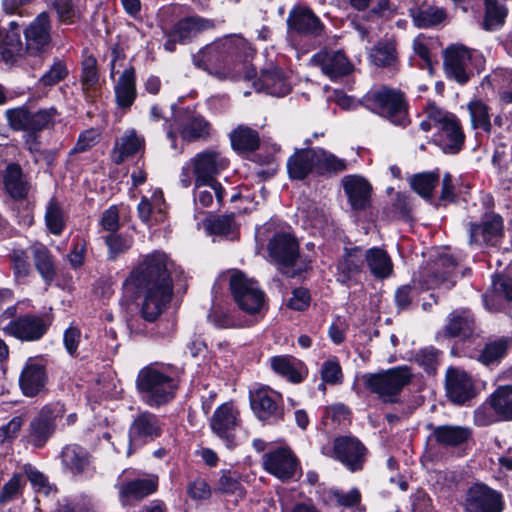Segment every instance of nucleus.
<instances>
[{
  "label": "nucleus",
  "mask_w": 512,
  "mask_h": 512,
  "mask_svg": "<svg viewBox=\"0 0 512 512\" xmlns=\"http://www.w3.org/2000/svg\"><path fill=\"white\" fill-rule=\"evenodd\" d=\"M361 493L357 488L349 491L330 488L324 491L323 501L326 505L343 508H359L361 504Z\"/></svg>",
  "instance_id": "41"
},
{
  "label": "nucleus",
  "mask_w": 512,
  "mask_h": 512,
  "mask_svg": "<svg viewBox=\"0 0 512 512\" xmlns=\"http://www.w3.org/2000/svg\"><path fill=\"white\" fill-rule=\"evenodd\" d=\"M413 374L407 366H399L378 373H365L360 380L367 391L383 403L397 404L403 389L412 381Z\"/></svg>",
  "instance_id": "4"
},
{
  "label": "nucleus",
  "mask_w": 512,
  "mask_h": 512,
  "mask_svg": "<svg viewBox=\"0 0 512 512\" xmlns=\"http://www.w3.org/2000/svg\"><path fill=\"white\" fill-rule=\"evenodd\" d=\"M281 395L268 387H260L250 391L251 408L262 421L283 420L284 411L279 405Z\"/></svg>",
  "instance_id": "16"
},
{
  "label": "nucleus",
  "mask_w": 512,
  "mask_h": 512,
  "mask_svg": "<svg viewBox=\"0 0 512 512\" xmlns=\"http://www.w3.org/2000/svg\"><path fill=\"white\" fill-rule=\"evenodd\" d=\"M47 361L42 357H30L19 375V387L26 397L42 393L48 383Z\"/></svg>",
  "instance_id": "12"
},
{
  "label": "nucleus",
  "mask_w": 512,
  "mask_h": 512,
  "mask_svg": "<svg viewBox=\"0 0 512 512\" xmlns=\"http://www.w3.org/2000/svg\"><path fill=\"white\" fill-rule=\"evenodd\" d=\"M24 486L25 482L22 475L18 473L13 474L0 491V504L4 505L18 499L23 493Z\"/></svg>",
  "instance_id": "57"
},
{
  "label": "nucleus",
  "mask_w": 512,
  "mask_h": 512,
  "mask_svg": "<svg viewBox=\"0 0 512 512\" xmlns=\"http://www.w3.org/2000/svg\"><path fill=\"white\" fill-rule=\"evenodd\" d=\"M446 17L445 10L438 7H427L413 14V19L418 27H430L439 24Z\"/></svg>",
  "instance_id": "55"
},
{
  "label": "nucleus",
  "mask_w": 512,
  "mask_h": 512,
  "mask_svg": "<svg viewBox=\"0 0 512 512\" xmlns=\"http://www.w3.org/2000/svg\"><path fill=\"white\" fill-rule=\"evenodd\" d=\"M3 185L8 195L16 200L25 199L31 189L27 175L17 163H10L3 173Z\"/></svg>",
  "instance_id": "29"
},
{
  "label": "nucleus",
  "mask_w": 512,
  "mask_h": 512,
  "mask_svg": "<svg viewBox=\"0 0 512 512\" xmlns=\"http://www.w3.org/2000/svg\"><path fill=\"white\" fill-rule=\"evenodd\" d=\"M301 363L295 358L287 355L275 356L271 358L272 369L282 377H285L293 383H300L303 377L299 371Z\"/></svg>",
  "instance_id": "45"
},
{
  "label": "nucleus",
  "mask_w": 512,
  "mask_h": 512,
  "mask_svg": "<svg viewBox=\"0 0 512 512\" xmlns=\"http://www.w3.org/2000/svg\"><path fill=\"white\" fill-rule=\"evenodd\" d=\"M464 512H503L505 503L501 492L484 483H474L465 492Z\"/></svg>",
  "instance_id": "9"
},
{
  "label": "nucleus",
  "mask_w": 512,
  "mask_h": 512,
  "mask_svg": "<svg viewBox=\"0 0 512 512\" xmlns=\"http://www.w3.org/2000/svg\"><path fill=\"white\" fill-rule=\"evenodd\" d=\"M104 239L108 248L107 258L110 261H115L129 251L133 245V238L130 235L110 233Z\"/></svg>",
  "instance_id": "52"
},
{
  "label": "nucleus",
  "mask_w": 512,
  "mask_h": 512,
  "mask_svg": "<svg viewBox=\"0 0 512 512\" xmlns=\"http://www.w3.org/2000/svg\"><path fill=\"white\" fill-rule=\"evenodd\" d=\"M215 27L212 19L199 15H190L179 19L173 27L166 32L167 40L164 49L168 52L176 50V44H187L193 41L199 34Z\"/></svg>",
  "instance_id": "8"
},
{
  "label": "nucleus",
  "mask_w": 512,
  "mask_h": 512,
  "mask_svg": "<svg viewBox=\"0 0 512 512\" xmlns=\"http://www.w3.org/2000/svg\"><path fill=\"white\" fill-rule=\"evenodd\" d=\"M254 54L248 42L241 36H230L215 41L193 55V63L204 70L212 71L219 78L241 77L242 72L236 65L230 66L229 59H235L238 66H242L244 78L252 79L256 75L253 68H249L247 62Z\"/></svg>",
  "instance_id": "2"
},
{
  "label": "nucleus",
  "mask_w": 512,
  "mask_h": 512,
  "mask_svg": "<svg viewBox=\"0 0 512 512\" xmlns=\"http://www.w3.org/2000/svg\"><path fill=\"white\" fill-rule=\"evenodd\" d=\"M288 29L305 36H320L324 30V25L314 12L301 5L292 8L287 18Z\"/></svg>",
  "instance_id": "23"
},
{
  "label": "nucleus",
  "mask_w": 512,
  "mask_h": 512,
  "mask_svg": "<svg viewBox=\"0 0 512 512\" xmlns=\"http://www.w3.org/2000/svg\"><path fill=\"white\" fill-rule=\"evenodd\" d=\"M68 75L66 65L57 60L50 69L40 78L39 83L43 86H53L62 81Z\"/></svg>",
  "instance_id": "63"
},
{
  "label": "nucleus",
  "mask_w": 512,
  "mask_h": 512,
  "mask_svg": "<svg viewBox=\"0 0 512 512\" xmlns=\"http://www.w3.org/2000/svg\"><path fill=\"white\" fill-rule=\"evenodd\" d=\"M55 431L53 417L48 413L41 411L35 416L27 429V443L35 448H43Z\"/></svg>",
  "instance_id": "32"
},
{
  "label": "nucleus",
  "mask_w": 512,
  "mask_h": 512,
  "mask_svg": "<svg viewBox=\"0 0 512 512\" xmlns=\"http://www.w3.org/2000/svg\"><path fill=\"white\" fill-rule=\"evenodd\" d=\"M229 160L221 152L206 149L190 159L197 183L217 181L216 176L228 167Z\"/></svg>",
  "instance_id": "14"
},
{
  "label": "nucleus",
  "mask_w": 512,
  "mask_h": 512,
  "mask_svg": "<svg viewBox=\"0 0 512 512\" xmlns=\"http://www.w3.org/2000/svg\"><path fill=\"white\" fill-rule=\"evenodd\" d=\"M234 215L214 216L207 220L206 229L210 234L227 235L232 231Z\"/></svg>",
  "instance_id": "61"
},
{
  "label": "nucleus",
  "mask_w": 512,
  "mask_h": 512,
  "mask_svg": "<svg viewBox=\"0 0 512 512\" xmlns=\"http://www.w3.org/2000/svg\"><path fill=\"white\" fill-rule=\"evenodd\" d=\"M364 259L365 253L363 248L359 246L351 248L346 247L336 264L337 281L346 284L353 280L363 271Z\"/></svg>",
  "instance_id": "25"
},
{
  "label": "nucleus",
  "mask_w": 512,
  "mask_h": 512,
  "mask_svg": "<svg viewBox=\"0 0 512 512\" xmlns=\"http://www.w3.org/2000/svg\"><path fill=\"white\" fill-rule=\"evenodd\" d=\"M224 189L218 181H209L199 184L195 181L194 198L203 207H208L213 203L214 196L219 203L222 202Z\"/></svg>",
  "instance_id": "48"
},
{
  "label": "nucleus",
  "mask_w": 512,
  "mask_h": 512,
  "mask_svg": "<svg viewBox=\"0 0 512 512\" xmlns=\"http://www.w3.org/2000/svg\"><path fill=\"white\" fill-rule=\"evenodd\" d=\"M268 252L282 273L288 277L295 275L294 272L290 273V269L295 266L298 260L299 245L292 235L287 233L274 235L268 244Z\"/></svg>",
  "instance_id": "13"
},
{
  "label": "nucleus",
  "mask_w": 512,
  "mask_h": 512,
  "mask_svg": "<svg viewBox=\"0 0 512 512\" xmlns=\"http://www.w3.org/2000/svg\"><path fill=\"white\" fill-rule=\"evenodd\" d=\"M171 266L167 254L153 251L144 255L124 280L125 293L141 299L140 315L145 321H156L172 299Z\"/></svg>",
  "instance_id": "1"
},
{
  "label": "nucleus",
  "mask_w": 512,
  "mask_h": 512,
  "mask_svg": "<svg viewBox=\"0 0 512 512\" xmlns=\"http://www.w3.org/2000/svg\"><path fill=\"white\" fill-rule=\"evenodd\" d=\"M23 45L20 33H6L0 41V56L6 63H14L21 57Z\"/></svg>",
  "instance_id": "49"
},
{
  "label": "nucleus",
  "mask_w": 512,
  "mask_h": 512,
  "mask_svg": "<svg viewBox=\"0 0 512 512\" xmlns=\"http://www.w3.org/2000/svg\"><path fill=\"white\" fill-rule=\"evenodd\" d=\"M371 58L375 65L387 67L396 61V49L392 43L375 46L371 51Z\"/></svg>",
  "instance_id": "58"
},
{
  "label": "nucleus",
  "mask_w": 512,
  "mask_h": 512,
  "mask_svg": "<svg viewBox=\"0 0 512 512\" xmlns=\"http://www.w3.org/2000/svg\"><path fill=\"white\" fill-rule=\"evenodd\" d=\"M321 379L328 385H338L342 383L343 372L337 358L326 360L320 369Z\"/></svg>",
  "instance_id": "59"
},
{
  "label": "nucleus",
  "mask_w": 512,
  "mask_h": 512,
  "mask_svg": "<svg viewBox=\"0 0 512 512\" xmlns=\"http://www.w3.org/2000/svg\"><path fill=\"white\" fill-rule=\"evenodd\" d=\"M501 299L512 301V279L504 275H495L491 290L484 295V301L486 305H489V302L494 305Z\"/></svg>",
  "instance_id": "47"
},
{
  "label": "nucleus",
  "mask_w": 512,
  "mask_h": 512,
  "mask_svg": "<svg viewBox=\"0 0 512 512\" xmlns=\"http://www.w3.org/2000/svg\"><path fill=\"white\" fill-rule=\"evenodd\" d=\"M29 249L33 256L34 265L39 274L47 283L53 281L56 272L53 258L49 249L45 245L38 242L32 244Z\"/></svg>",
  "instance_id": "42"
},
{
  "label": "nucleus",
  "mask_w": 512,
  "mask_h": 512,
  "mask_svg": "<svg viewBox=\"0 0 512 512\" xmlns=\"http://www.w3.org/2000/svg\"><path fill=\"white\" fill-rule=\"evenodd\" d=\"M311 63L319 67L331 80L344 77L353 70V65L340 50H321L312 56Z\"/></svg>",
  "instance_id": "21"
},
{
  "label": "nucleus",
  "mask_w": 512,
  "mask_h": 512,
  "mask_svg": "<svg viewBox=\"0 0 512 512\" xmlns=\"http://www.w3.org/2000/svg\"><path fill=\"white\" fill-rule=\"evenodd\" d=\"M114 92L117 107L124 112L128 111L137 97L136 74L133 67L121 74L114 86Z\"/></svg>",
  "instance_id": "35"
},
{
  "label": "nucleus",
  "mask_w": 512,
  "mask_h": 512,
  "mask_svg": "<svg viewBox=\"0 0 512 512\" xmlns=\"http://www.w3.org/2000/svg\"><path fill=\"white\" fill-rule=\"evenodd\" d=\"M214 491L221 494L235 495L242 498L245 495V489L236 473L224 471L220 476Z\"/></svg>",
  "instance_id": "54"
},
{
  "label": "nucleus",
  "mask_w": 512,
  "mask_h": 512,
  "mask_svg": "<svg viewBox=\"0 0 512 512\" xmlns=\"http://www.w3.org/2000/svg\"><path fill=\"white\" fill-rule=\"evenodd\" d=\"M23 471L33 488L37 492H42L45 495L49 494L50 485L48 478L38 469H36L31 464H25L23 466Z\"/></svg>",
  "instance_id": "62"
},
{
  "label": "nucleus",
  "mask_w": 512,
  "mask_h": 512,
  "mask_svg": "<svg viewBox=\"0 0 512 512\" xmlns=\"http://www.w3.org/2000/svg\"><path fill=\"white\" fill-rule=\"evenodd\" d=\"M151 202L147 197H143L141 202L138 204L137 211L141 221L148 223L153 209L162 211L161 205L164 203L163 193L161 190H157L153 193Z\"/></svg>",
  "instance_id": "60"
},
{
  "label": "nucleus",
  "mask_w": 512,
  "mask_h": 512,
  "mask_svg": "<svg viewBox=\"0 0 512 512\" xmlns=\"http://www.w3.org/2000/svg\"><path fill=\"white\" fill-rule=\"evenodd\" d=\"M212 132L211 123L198 113H187L179 118L177 123V133L183 141L188 143L206 141L211 137Z\"/></svg>",
  "instance_id": "24"
},
{
  "label": "nucleus",
  "mask_w": 512,
  "mask_h": 512,
  "mask_svg": "<svg viewBox=\"0 0 512 512\" xmlns=\"http://www.w3.org/2000/svg\"><path fill=\"white\" fill-rule=\"evenodd\" d=\"M512 349V336H502L485 343L477 359L488 366L498 364Z\"/></svg>",
  "instance_id": "38"
},
{
  "label": "nucleus",
  "mask_w": 512,
  "mask_h": 512,
  "mask_svg": "<svg viewBox=\"0 0 512 512\" xmlns=\"http://www.w3.org/2000/svg\"><path fill=\"white\" fill-rule=\"evenodd\" d=\"M341 182L352 208L355 210L366 209L372 190L369 182L358 175L345 176Z\"/></svg>",
  "instance_id": "31"
},
{
  "label": "nucleus",
  "mask_w": 512,
  "mask_h": 512,
  "mask_svg": "<svg viewBox=\"0 0 512 512\" xmlns=\"http://www.w3.org/2000/svg\"><path fill=\"white\" fill-rule=\"evenodd\" d=\"M178 386L176 377L154 366L142 368L136 379L141 400L151 408H160L171 402Z\"/></svg>",
  "instance_id": "3"
},
{
  "label": "nucleus",
  "mask_w": 512,
  "mask_h": 512,
  "mask_svg": "<svg viewBox=\"0 0 512 512\" xmlns=\"http://www.w3.org/2000/svg\"><path fill=\"white\" fill-rule=\"evenodd\" d=\"M26 49L31 55L47 50L51 43V22L47 12H41L24 30Z\"/></svg>",
  "instance_id": "19"
},
{
  "label": "nucleus",
  "mask_w": 512,
  "mask_h": 512,
  "mask_svg": "<svg viewBox=\"0 0 512 512\" xmlns=\"http://www.w3.org/2000/svg\"><path fill=\"white\" fill-rule=\"evenodd\" d=\"M366 455V447L355 437L341 436L333 442L332 456L352 472L363 468Z\"/></svg>",
  "instance_id": "17"
},
{
  "label": "nucleus",
  "mask_w": 512,
  "mask_h": 512,
  "mask_svg": "<svg viewBox=\"0 0 512 512\" xmlns=\"http://www.w3.org/2000/svg\"><path fill=\"white\" fill-rule=\"evenodd\" d=\"M476 333L475 317L468 309L452 311L447 318L443 334L445 337L469 339Z\"/></svg>",
  "instance_id": "28"
},
{
  "label": "nucleus",
  "mask_w": 512,
  "mask_h": 512,
  "mask_svg": "<svg viewBox=\"0 0 512 512\" xmlns=\"http://www.w3.org/2000/svg\"><path fill=\"white\" fill-rule=\"evenodd\" d=\"M232 148L238 153H251L260 146L259 133L245 125L237 126L229 134Z\"/></svg>",
  "instance_id": "37"
},
{
  "label": "nucleus",
  "mask_w": 512,
  "mask_h": 512,
  "mask_svg": "<svg viewBox=\"0 0 512 512\" xmlns=\"http://www.w3.org/2000/svg\"><path fill=\"white\" fill-rule=\"evenodd\" d=\"M431 437L435 442L444 448L457 447L466 443L472 435V431L466 426L457 425H430Z\"/></svg>",
  "instance_id": "34"
},
{
  "label": "nucleus",
  "mask_w": 512,
  "mask_h": 512,
  "mask_svg": "<svg viewBox=\"0 0 512 512\" xmlns=\"http://www.w3.org/2000/svg\"><path fill=\"white\" fill-rule=\"evenodd\" d=\"M444 70L449 79L465 84L473 75L471 52L463 45H452L444 51Z\"/></svg>",
  "instance_id": "15"
},
{
  "label": "nucleus",
  "mask_w": 512,
  "mask_h": 512,
  "mask_svg": "<svg viewBox=\"0 0 512 512\" xmlns=\"http://www.w3.org/2000/svg\"><path fill=\"white\" fill-rule=\"evenodd\" d=\"M366 266L371 275L376 279H386L393 273V262L386 250L380 247H373L364 250Z\"/></svg>",
  "instance_id": "36"
},
{
  "label": "nucleus",
  "mask_w": 512,
  "mask_h": 512,
  "mask_svg": "<svg viewBox=\"0 0 512 512\" xmlns=\"http://www.w3.org/2000/svg\"><path fill=\"white\" fill-rule=\"evenodd\" d=\"M259 82L268 94L280 97L290 92V86L283 77L282 71L272 68L262 71Z\"/></svg>",
  "instance_id": "44"
},
{
  "label": "nucleus",
  "mask_w": 512,
  "mask_h": 512,
  "mask_svg": "<svg viewBox=\"0 0 512 512\" xmlns=\"http://www.w3.org/2000/svg\"><path fill=\"white\" fill-rule=\"evenodd\" d=\"M439 183V174L437 172H423L415 174L410 180L411 188L421 197L432 198L433 191Z\"/></svg>",
  "instance_id": "50"
},
{
  "label": "nucleus",
  "mask_w": 512,
  "mask_h": 512,
  "mask_svg": "<svg viewBox=\"0 0 512 512\" xmlns=\"http://www.w3.org/2000/svg\"><path fill=\"white\" fill-rule=\"evenodd\" d=\"M316 162L317 148L295 149L287 161L289 177L295 180H304L309 174H316Z\"/></svg>",
  "instance_id": "27"
},
{
  "label": "nucleus",
  "mask_w": 512,
  "mask_h": 512,
  "mask_svg": "<svg viewBox=\"0 0 512 512\" xmlns=\"http://www.w3.org/2000/svg\"><path fill=\"white\" fill-rule=\"evenodd\" d=\"M45 224L49 232L56 236L61 235L66 226L65 213L55 198H51L47 203Z\"/></svg>",
  "instance_id": "46"
},
{
  "label": "nucleus",
  "mask_w": 512,
  "mask_h": 512,
  "mask_svg": "<svg viewBox=\"0 0 512 512\" xmlns=\"http://www.w3.org/2000/svg\"><path fill=\"white\" fill-rule=\"evenodd\" d=\"M163 433V423L159 417L147 410L140 411L133 419L128 432L129 451L132 453L133 447L145 445L161 437Z\"/></svg>",
  "instance_id": "10"
},
{
  "label": "nucleus",
  "mask_w": 512,
  "mask_h": 512,
  "mask_svg": "<svg viewBox=\"0 0 512 512\" xmlns=\"http://www.w3.org/2000/svg\"><path fill=\"white\" fill-rule=\"evenodd\" d=\"M144 146V139L139 137L135 130L127 131L117 142L112 152L115 164H121L124 160L137 153Z\"/></svg>",
  "instance_id": "40"
},
{
  "label": "nucleus",
  "mask_w": 512,
  "mask_h": 512,
  "mask_svg": "<svg viewBox=\"0 0 512 512\" xmlns=\"http://www.w3.org/2000/svg\"><path fill=\"white\" fill-rule=\"evenodd\" d=\"M48 327L44 317L27 313L12 319L2 330L5 335L22 342H35L47 333Z\"/></svg>",
  "instance_id": "11"
},
{
  "label": "nucleus",
  "mask_w": 512,
  "mask_h": 512,
  "mask_svg": "<svg viewBox=\"0 0 512 512\" xmlns=\"http://www.w3.org/2000/svg\"><path fill=\"white\" fill-rule=\"evenodd\" d=\"M448 399L457 405H463L476 395L471 377L463 370L450 368L445 381Z\"/></svg>",
  "instance_id": "20"
},
{
  "label": "nucleus",
  "mask_w": 512,
  "mask_h": 512,
  "mask_svg": "<svg viewBox=\"0 0 512 512\" xmlns=\"http://www.w3.org/2000/svg\"><path fill=\"white\" fill-rule=\"evenodd\" d=\"M61 463L66 472L74 475H83L91 465V454L78 444H68L60 453Z\"/></svg>",
  "instance_id": "30"
},
{
  "label": "nucleus",
  "mask_w": 512,
  "mask_h": 512,
  "mask_svg": "<svg viewBox=\"0 0 512 512\" xmlns=\"http://www.w3.org/2000/svg\"><path fill=\"white\" fill-rule=\"evenodd\" d=\"M435 141L446 154H457L462 149L465 135L457 117L439 128Z\"/></svg>",
  "instance_id": "33"
},
{
  "label": "nucleus",
  "mask_w": 512,
  "mask_h": 512,
  "mask_svg": "<svg viewBox=\"0 0 512 512\" xmlns=\"http://www.w3.org/2000/svg\"><path fill=\"white\" fill-rule=\"evenodd\" d=\"M229 287L234 301L245 313L258 315L266 305V295L258 283L242 272H235L229 280Z\"/></svg>",
  "instance_id": "6"
},
{
  "label": "nucleus",
  "mask_w": 512,
  "mask_h": 512,
  "mask_svg": "<svg viewBox=\"0 0 512 512\" xmlns=\"http://www.w3.org/2000/svg\"><path fill=\"white\" fill-rule=\"evenodd\" d=\"M51 6L56 11L61 23H74L76 10L72 0H51Z\"/></svg>",
  "instance_id": "64"
},
{
  "label": "nucleus",
  "mask_w": 512,
  "mask_h": 512,
  "mask_svg": "<svg viewBox=\"0 0 512 512\" xmlns=\"http://www.w3.org/2000/svg\"><path fill=\"white\" fill-rule=\"evenodd\" d=\"M485 16L482 23L483 29L486 31H493L505 23L508 11L503 5H500L498 0L490 3H485Z\"/></svg>",
  "instance_id": "51"
},
{
  "label": "nucleus",
  "mask_w": 512,
  "mask_h": 512,
  "mask_svg": "<svg viewBox=\"0 0 512 512\" xmlns=\"http://www.w3.org/2000/svg\"><path fill=\"white\" fill-rule=\"evenodd\" d=\"M237 414L232 405L225 403L215 410L210 421L212 431L225 441L228 448L235 446L233 430L237 425Z\"/></svg>",
  "instance_id": "26"
},
{
  "label": "nucleus",
  "mask_w": 512,
  "mask_h": 512,
  "mask_svg": "<svg viewBox=\"0 0 512 512\" xmlns=\"http://www.w3.org/2000/svg\"><path fill=\"white\" fill-rule=\"evenodd\" d=\"M57 110L53 107L30 111L25 106L7 109L5 117L8 126L13 131H42L54 124Z\"/></svg>",
  "instance_id": "7"
},
{
  "label": "nucleus",
  "mask_w": 512,
  "mask_h": 512,
  "mask_svg": "<svg viewBox=\"0 0 512 512\" xmlns=\"http://www.w3.org/2000/svg\"><path fill=\"white\" fill-rule=\"evenodd\" d=\"M366 108L395 125L406 126L408 117V102L404 92L388 86H381L369 91L363 98Z\"/></svg>",
  "instance_id": "5"
},
{
  "label": "nucleus",
  "mask_w": 512,
  "mask_h": 512,
  "mask_svg": "<svg viewBox=\"0 0 512 512\" xmlns=\"http://www.w3.org/2000/svg\"><path fill=\"white\" fill-rule=\"evenodd\" d=\"M159 477L150 474L145 478H135L119 484V501L123 506H134L158 490Z\"/></svg>",
  "instance_id": "18"
},
{
  "label": "nucleus",
  "mask_w": 512,
  "mask_h": 512,
  "mask_svg": "<svg viewBox=\"0 0 512 512\" xmlns=\"http://www.w3.org/2000/svg\"><path fill=\"white\" fill-rule=\"evenodd\" d=\"M345 159L339 158L323 148H317L316 175L333 176L347 170Z\"/></svg>",
  "instance_id": "43"
},
{
  "label": "nucleus",
  "mask_w": 512,
  "mask_h": 512,
  "mask_svg": "<svg viewBox=\"0 0 512 512\" xmlns=\"http://www.w3.org/2000/svg\"><path fill=\"white\" fill-rule=\"evenodd\" d=\"M456 260L451 255H443L437 261V270L429 276V286L436 287L450 279L456 269Z\"/></svg>",
  "instance_id": "53"
},
{
  "label": "nucleus",
  "mask_w": 512,
  "mask_h": 512,
  "mask_svg": "<svg viewBox=\"0 0 512 512\" xmlns=\"http://www.w3.org/2000/svg\"><path fill=\"white\" fill-rule=\"evenodd\" d=\"M468 109L473 126L489 132L491 130V122L487 105L482 101L477 100L469 103Z\"/></svg>",
  "instance_id": "56"
},
{
  "label": "nucleus",
  "mask_w": 512,
  "mask_h": 512,
  "mask_svg": "<svg viewBox=\"0 0 512 512\" xmlns=\"http://www.w3.org/2000/svg\"><path fill=\"white\" fill-rule=\"evenodd\" d=\"M263 466L267 472L281 480L292 478L298 468L294 453L288 448H278L264 454Z\"/></svg>",
  "instance_id": "22"
},
{
  "label": "nucleus",
  "mask_w": 512,
  "mask_h": 512,
  "mask_svg": "<svg viewBox=\"0 0 512 512\" xmlns=\"http://www.w3.org/2000/svg\"><path fill=\"white\" fill-rule=\"evenodd\" d=\"M487 403L499 419L512 420V385L499 386L488 398Z\"/></svg>",
  "instance_id": "39"
}]
</instances>
